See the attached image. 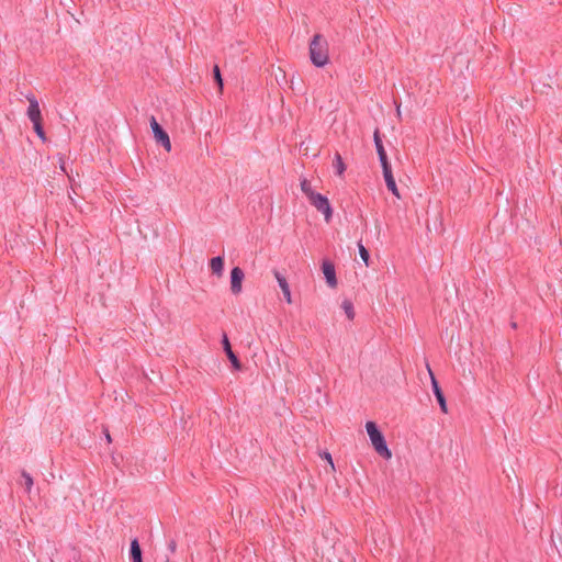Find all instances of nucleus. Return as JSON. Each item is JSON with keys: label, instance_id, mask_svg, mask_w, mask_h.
I'll use <instances>...</instances> for the list:
<instances>
[{"label": "nucleus", "instance_id": "nucleus-1", "mask_svg": "<svg viewBox=\"0 0 562 562\" xmlns=\"http://www.w3.org/2000/svg\"><path fill=\"white\" fill-rule=\"evenodd\" d=\"M310 57L316 67H324L329 61L328 43L319 34L314 35L310 43Z\"/></svg>", "mask_w": 562, "mask_h": 562}, {"label": "nucleus", "instance_id": "nucleus-2", "mask_svg": "<svg viewBox=\"0 0 562 562\" xmlns=\"http://www.w3.org/2000/svg\"><path fill=\"white\" fill-rule=\"evenodd\" d=\"M366 429L374 450L381 457L385 458L386 460H390L392 458V452L387 448L385 439L382 432L378 429L376 424L374 422H367Z\"/></svg>", "mask_w": 562, "mask_h": 562}, {"label": "nucleus", "instance_id": "nucleus-3", "mask_svg": "<svg viewBox=\"0 0 562 562\" xmlns=\"http://www.w3.org/2000/svg\"><path fill=\"white\" fill-rule=\"evenodd\" d=\"M308 200L313 206L324 214L325 221L328 223L333 214L328 199L321 193H316L308 198Z\"/></svg>", "mask_w": 562, "mask_h": 562}, {"label": "nucleus", "instance_id": "nucleus-4", "mask_svg": "<svg viewBox=\"0 0 562 562\" xmlns=\"http://www.w3.org/2000/svg\"><path fill=\"white\" fill-rule=\"evenodd\" d=\"M150 127L154 133V138L157 143L169 153L171 150V142L169 135L161 128L154 116L150 117Z\"/></svg>", "mask_w": 562, "mask_h": 562}, {"label": "nucleus", "instance_id": "nucleus-5", "mask_svg": "<svg viewBox=\"0 0 562 562\" xmlns=\"http://www.w3.org/2000/svg\"><path fill=\"white\" fill-rule=\"evenodd\" d=\"M245 273L239 267H235L231 271V291L234 295H239L243 291V281Z\"/></svg>", "mask_w": 562, "mask_h": 562}, {"label": "nucleus", "instance_id": "nucleus-6", "mask_svg": "<svg viewBox=\"0 0 562 562\" xmlns=\"http://www.w3.org/2000/svg\"><path fill=\"white\" fill-rule=\"evenodd\" d=\"M427 370H428V373L430 375L432 391H434V393L436 395V398H437V401H438V403L440 405V408H441L442 413L446 414V413H448V407H447L446 398H445V396H443V394L441 392V389H440V386H439V384H438V382H437V380H436V378H435V375H434L429 364H427Z\"/></svg>", "mask_w": 562, "mask_h": 562}, {"label": "nucleus", "instance_id": "nucleus-7", "mask_svg": "<svg viewBox=\"0 0 562 562\" xmlns=\"http://www.w3.org/2000/svg\"><path fill=\"white\" fill-rule=\"evenodd\" d=\"M29 108H27V117L32 123L43 121L41 109L37 100L33 95L27 97Z\"/></svg>", "mask_w": 562, "mask_h": 562}, {"label": "nucleus", "instance_id": "nucleus-8", "mask_svg": "<svg viewBox=\"0 0 562 562\" xmlns=\"http://www.w3.org/2000/svg\"><path fill=\"white\" fill-rule=\"evenodd\" d=\"M322 270L325 276L327 284L333 289L336 288L337 279L334 265L329 260H324L322 263Z\"/></svg>", "mask_w": 562, "mask_h": 562}, {"label": "nucleus", "instance_id": "nucleus-9", "mask_svg": "<svg viewBox=\"0 0 562 562\" xmlns=\"http://www.w3.org/2000/svg\"><path fill=\"white\" fill-rule=\"evenodd\" d=\"M273 274H274L276 280L279 283V286H280L283 295H284V299H285L286 303L291 304L292 303L291 290H290V286H289V283L286 281L285 277L282 276L277 270L273 271Z\"/></svg>", "mask_w": 562, "mask_h": 562}, {"label": "nucleus", "instance_id": "nucleus-10", "mask_svg": "<svg viewBox=\"0 0 562 562\" xmlns=\"http://www.w3.org/2000/svg\"><path fill=\"white\" fill-rule=\"evenodd\" d=\"M222 345H223V348H224V351L225 353L227 355L229 361L232 362L233 367L237 370L240 369V362L238 360V358L236 357V355L233 352L232 350V347H231V342L227 338V336L224 334L223 335V339H222Z\"/></svg>", "mask_w": 562, "mask_h": 562}, {"label": "nucleus", "instance_id": "nucleus-11", "mask_svg": "<svg viewBox=\"0 0 562 562\" xmlns=\"http://www.w3.org/2000/svg\"><path fill=\"white\" fill-rule=\"evenodd\" d=\"M210 268L212 273L221 278L224 270V259L221 256L214 257L210 260Z\"/></svg>", "mask_w": 562, "mask_h": 562}, {"label": "nucleus", "instance_id": "nucleus-12", "mask_svg": "<svg viewBox=\"0 0 562 562\" xmlns=\"http://www.w3.org/2000/svg\"><path fill=\"white\" fill-rule=\"evenodd\" d=\"M333 167L337 173V176L342 177L344 172L346 170V165L340 156V154L336 153L334 160H333Z\"/></svg>", "mask_w": 562, "mask_h": 562}, {"label": "nucleus", "instance_id": "nucleus-13", "mask_svg": "<svg viewBox=\"0 0 562 562\" xmlns=\"http://www.w3.org/2000/svg\"><path fill=\"white\" fill-rule=\"evenodd\" d=\"M131 557L133 559V562H143L142 550L137 539H134L131 542Z\"/></svg>", "mask_w": 562, "mask_h": 562}, {"label": "nucleus", "instance_id": "nucleus-14", "mask_svg": "<svg viewBox=\"0 0 562 562\" xmlns=\"http://www.w3.org/2000/svg\"><path fill=\"white\" fill-rule=\"evenodd\" d=\"M384 177V180H385V183H386V187L387 189L397 198V199H401V194H400V191L397 189V186H396V182H395V179L393 177V173H390V175H386V176H383Z\"/></svg>", "mask_w": 562, "mask_h": 562}, {"label": "nucleus", "instance_id": "nucleus-15", "mask_svg": "<svg viewBox=\"0 0 562 562\" xmlns=\"http://www.w3.org/2000/svg\"><path fill=\"white\" fill-rule=\"evenodd\" d=\"M300 186H301V190L305 193V195L307 198H311L317 193L312 189L311 182L305 178L301 180Z\"/></svg>", "mask_w": 562, "mask_h": 562}, {"label": "nucleus", "instance_id": "nucleus-16", "mask_svg": "<svg viewBox=\"0 0 562 562\" xmlns=\"http://www.w3.org/2000/svg\"><path fill=\"white\" fill-rule=\"evenodd\" d=\"M373 138H374V144H375L379 157L386 156V153L384 150V147H383L382 140L380 138L378 130L374 132Z\"/></svg>", "mask_w": 562, "mask_h": 562}, {"label": "nucleus", "instance_id": "nucleus-17", "mask_svg": "<svg viewBox=\"0 0 562 562\" xmlns=\"http://www.w3.org/2000/svg\"><path fill=\"white\" fill-rule=\"evenodd\" d=\"M341 307L342 310L345 311L346 313V316L348 317V319H353L355 318V311H353V305L350 301L346 300L342 302L341 304Z\"/></svg>", "mask_w": 562, "mask_h": 562}, {"label": "nucleus", "instance_id": "nucleus-18", "mask_svg": "<svg viewBox=\"0 0 562 562\" xmlns=\"http://www.w3.org/2000/svg\"><path fill=\"white\" fill-rule=\"evenodd\" d=\"M358 249H359V255H360L361 259L363 260L364 265L368 267L370 265L369 251L361 243L358 244Z\"/></svg>", "mask_w": 562, "mask_h": 562}, {"label": "nucleus", "instance_id": "nucleus-19", "mask_svg": "<svg viewBox=\"0 0 562 562\" xmlns=\"http://www.w3.org/2000/svg\"><path fill=\"white\" fill-rule=\"evenodd\" d=\"M33 128H34L35 133L37 134V136L43 142H45L46 140V135H45V132L43 130V121L34 122L33 123Z\"/></svg>", "mask_w": 562, "mask_h": 562}, {"label": "nucleus", "instance_id": "nucleus-20", "mask_svg": "<svg viewBox=\"0 0 562 562\" xmlns=\"http://www.w3.org/2000/svg\"><path fill=\"white\" fill-rule=\"evenodd\" d=\"M213 75H214L215 81L217 82L220 93H222V91H223V79H222V76H221L220 67L217 65H215L214 68H213Z\"/></svg>", "mask_w": 562, "mask_h": 562}, {"label": "nucleus", "instance_id": "nucleus-21", "mask_svg": "<svg viewBox=\"0 0 562 562\" xmlns=\"http://www.w3.org/2000/svg\"><path fill=\"white\" fill-rule=\"evenodd\" d=\"M379 159H380V162H381V166H382V169H383V176L392 173V169H391V166L389 164L387 157L383 156V157H379Z\"/></svg>", "mask_w": 562, "mask_h": 562}, {"label": "nucleus", "instance_id": "nucleus-22", "mask_svg": "<svg viewBox=\"0 0 562 562\" xmlns=\"http://www.w3.org/2000/svg\"><path fill=\"white\" fill-rule=\"evenodd\" d=\"M22 476H23V479H24V485H25V488H26L27 491H31V488H32V486H33V479L31 477V475H30V474H27V473H25V472L22 474Z\"/></svg>", "mask_w": 562, "mask_h": 562}, {"label": "nucleus", "instance_id": "nucleus-23", "mask_svg": "<svg viewBox=\"0 0 562 562\" xmlns=\"http://www.w3.org/2000/svg\"><path fill=\"white\" fill-rule=\"evenodd\" d=\"M323 458L329 463L331 471H335V465H334V462H333L330 453L325 452L323 454Z\"/></svg>", "mask_w": 562, "mask_h": 562}, {"label": "nucleus", "instance_id": "nucleus-24", "mask_svg": "<svg viewBox=\"0 0 562 562\" xmlns=\"http://www.w3.org/2000/svg\"><path fill=\"white\" fill-rule=\"evenodd\" d=\"M105 438H106V441H108V442H111V441H112V438H111V436H110V434H109V432H106V434H105Z\"/></svg>", "mask_w": 562, "mask_h": 562}, {"label": "nucleus", "instance_id": "nucleus-25", "mask_svg": "<svg viewBox=\"0 0 562 562\" xmlns=\"http://www.w3.org/2000/svg\"><path fill=\"white\" fill-rule=\"evenodd\" d=\"M396 114L397 116L400 117L401 116V109H400V105L396 106Z\"/></svg>", "mask_w": 562, "mask_h": 562}, {"label": "nucleus", "instance_id": "nucleus-26", "mask_svg": "<svg viewBox=\"0 0 562 562\" xmlns=\"http://www.w3.org/2000/svg\"><path fill=\"white\" fill-rule=\"evenodd\" d=\"M167 562H169V561H167Z\"/></svg>", "mask_w": 562, "mask_h": 562}]
</instances>
